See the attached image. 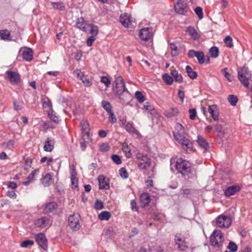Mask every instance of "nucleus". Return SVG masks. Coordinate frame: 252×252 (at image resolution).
Masks as SVG:
<instances>
[{
  "label": "nucleus",
  "instance_id": "obj_1",
  "mask_svg": "<svg viewBox=\"0 0 252 252\" xmlns=\"http://www.w3.org/2000/svg\"><path fill=\"white\" fill-rule=\"evenodd\" d=\"M175 168L186 179L196 178V171L191 167V163L182 158H178L175 164Z\"/></svg>",
  "mask_w": 252,
  "mask_h": 252
},
{
  "label": "nucleus",
  "instance_id": "obj_2",
  "mask_svg": "<svg viewBox=\"0 0 252 252\" xmlns=\"http://www.w3.org/2000/svg\"><path fill=\"white\" fill-rule=\"evenodd\" d=\"M237 72L239 80L244 86L248 88L249 85V79L252 77V72L248 67L244 66L240 70H238Z\"/></svg>",
  "mask_w": 252,
  "mask_h": 252
},
{
  "label": "nucleus",
  "instance_id": "obj_3",
  "mask_svg": "<svg viewBox=\"0 0 252 252\" xmlns=\"http://www.w3.org/2000/svg\"><path fill=\"white\" fill-rule=\"evenodd\" d=\"M223 236L220 230H214L210 236L211 245L214 247L220 248L222 246Z\"/></svg>",
  "mask_w": 252,
  "mask_h": 252
},
{
  "label": "nucleus",
  "instance_id": "obj_4",
  "mask_svg": "<svg viewBox=\"0 0 252 252\" xmlns=\"http://www.w3.org/2000/svg\"><path fill=\"white\" fill-rule=\"evenodd\" d=\"M80 216L78 213H75L70 215L68 218V224L70 228L73 231L79 230L81 227L80 221Z\"/></svg>",
  "mask_w": 252,
  "mask_h": 252
},
{
  "label": "nucleus",
  "instance_id": "obj_5",
  "mask_svg": "<svg viewBox=\"0 0 252 252\" xmlns=\"http://www.w3.org/2000/svg\"><path fill=\"white\" fill-rule=\"evenodd\" d=\"M174 241L178 249L181 251H186L189 248V245L185 238L181 233H177L175 235Z\"/></svg>",
  "mask_w": 252,
  "mask_h": 252
},
{
  "label": "nucleus",
  "instance_id": "obj_6",
  "mask_svg": "<svg viewBox=\"0 0 252 252\" xmlns=\"http://www.w3.org/2000/svg\"><path fill=\"white\" fill-rule=\"evenodd\" d=\"M114 83H115V85L113 87V91L115 96H116L117 93L119 91L120 93H122L127 90L126 87L124 80L121 76H118L116 77Z\"/></svg>",
  "mask_w": 252,
  "mask_h": 252
},
{
  "label": "nucleus",
  "instance_id": "obj_7",
  "mask_svg": "<svg viewBox=\"0 0 252 252\" xmlns=\"http://www.w3.org/2000/svg\"><path fill=\"white\" fill-rule=\"evenodd\" d=\"M232 220L230 217L221 215L217 217L216 223L218 227L228 228L231 224Z\"/></svg>",
  "mask_w": 252,
  "mask_h": 252
},
{
  "label": "nucleus",
  "instance_id": "obj_8",
  "mask_svg": "<svg viewBox=\"0 0 252 252\" xmlns=\"http://www.w3.org/2000/svg\"><path fill=\"white\" fill-rule=\"evenodd\" d=\"M175 11L181 15H185L188 11V7L186 2L182 0H178L174 5Z\"/></svg>",
  "mask_w": 252,
  "mask_h": 252
},
{
  "label": "nucleus",
  "instance_id": "obj_9",
  "mask_svg": "<svg viewBox=\"0 0 252 252\" xmlns=\"http://www.w3.org/2000/svg\"><path fill=\"white\" fill-rule=\"evenodd\" d=\"M140 39L143 41H148L153 37L152 29L150 27L141 29L139 33Z\"/></svg>",
  "mask_w": 252,
  "mask_h": 252
},
{
  "label": "nucleus",
  "instance_id": "obj_10",
  "mask_svg": "<svg viewBox=\"0 0 252 252\" xmlns=\"http://www.w3.org/2000/svg\"><path fill=\"white\" fill-rule=\"evenodd\" d=\"M116 96L118 97L123 103L127 105L129 104L130 101L132 99V95L127 90L122 93L119 91Z\"/></svg>",
  "mask_w": 252,
  "mask_h": 252
},
{
  "label": "nucleus",
  "instance_id": "obj_11",
  "mask_svg": "<svg viewBox=\"0 0 252 252\" xmlns=\"http://www.w3.org/2000/svg\"><path fill=\"white\" fill-rule=\"evenodd\" d=\"M36 242L44 250H47L48 248L47 240L43 233H39L35 235Z\"/></svg>",
  "mask_w": 252,
  "mask_h": 252
},
{
  "label": "nucleus",
  "instance_id": "obj_12",
  "mask_svg": "<svg viewBox=\"0 0 252 252\" xmlns=\"http://www.w3.org/2000/svg\"><path fill=\"white\" fill-rule=\"evenodd\" d=\"M7 78L12 84H18L20 82L21 78L20 74L15 71L8 70L6 72Z\"/></svg>",
  "mask_w": 252,
  "mask_h": 252
},
{
  "label": "nucleus",
  "instance_id": "obj_13",
  "mask_svg": "<svg viewBox=\"0 0 252 252\" xmlns=\"http://www.w3.org/2000/svg\"><path fill=\"white\" fill-rule=\"evenodd\" d=\"M89 24H88L85 21L84 18L81 17L77 18L76 23V27L83 32H87L88 31V26Z\"/></svg>",
  "mask_w": 252,
  "mask_h": 252
},
{
  "label": "nucleus",
  "instance_id": "obj_14",
  "mask_svg": "<svg viewBox=\"0 0 252 252\" xmlns=\"http://www.w3.org/2000/svg\"><path fill=\"white\" fill-rule=\"evenodd\" d=\"M241 187L238 185H233L227 187L224 190V194L226 197H230L238 192Z\"/></svg>",
  "mask_w": 252,
  "mask_h": 252
},
{
  "label": "nucleus",
  "instance_id": "obj_15",
  "mask_svg": "<svg viewBox=\"0 0 252 252\" xmlns=\"http://www.w3.org/2000/svg\"><path fill=\"white\" fill-rule=\"evenodd\" d=\"M208 112L214 121H219V110L217 105H210L208 107Z\"/></svg>",
  "mask_w": 252,
  "mask_h": 252
},
{
  "label": "nucleus",
  "instance_id": "obj_16",
  "mask_svg": "<svg viewBox=\"0 0 252 252\" xmlns=\"http://www.w3.org/2000/svg\"><path fill=\"white\" fill-rule=\"evenodd\" d=\"M22 52V56L24 60L30 62L33 59L32 50L29 47H26L24 50H20L19 52Z\"/></svg>",
  "mask_w": 252,
  "mask_h": 252
},
{
  "label": "nucleus",
  "instance_id": "obj_17",
  "mask_svg": "<svg viewBox=\"0 0 252 252\" xmlns=\"http://www.w3.org/2000/svg\"><path fill=\"white\" fill-rule=\"evenodd\" d=\"M196 141L199 146L203 149L205 151H209L210 146L208 142L205 138L200 136H198Z\"/></svg>",
  "mask_w": 252,
  "mask_h": 252
},
{
  "label": "nucleus",
  "instance_id": "obj_18",
  "mask_svg": "<svg viewBox=\"0 0 252 252\" xmlns=\"http://www.w3.org/2000/svg\"><path fill=\"white\" fill-rule=\"evenodd\" d=\"M99 183V189H108L110 188L109 183L106 181L105 178L103 175L98 177Z\"/></svg>",
  "mask_w": 252,
  "mask_h": 252
},
{
  "label": "nucleus",
  "instance_id": "obj_19",
  "mask_svg": "<svg viewBox=\"0 0 252 252\" xmlns=\"http://www.w3.org/2000/svg\"><path fill=\"white\" fill-rule=\"evenodd\" d=\"M55 141L53 139L47 138L43 147L44 150L46 152H51L54 148Z\"/></svg>",
  "mask_w": 252,
  "mask_h": 252
},
{
  "label": "nucleus",
  "instance_id": "obj_20",
  "mask_svg": "<svg viewBox=\"0 0 252 252\" xmlns=\"http://www.w3.org/2000/svg\"><path fill=\"white\" fill-rule=\"evenodd\" d=\"M186 32L193 40H196L200 38V35L193 27H188L186 30Z\"/></svg>",
  "mask_w": 252,
  "mask_h": 252
},
{
  "label": "nucleus",
  "instance_id": "obj_21",
  "mask_svg": "<svg viewBox=\"0 0 252 252\" xmlns=\"http://www.w3.org/2000/svg\"><path fill=\"white\" fill-rule=\"evenodd\" d=\"M214 132L218 133V137L219 139H222L223 138L225 134V132L222 125L220 124H217L214 126Z\"/></svg>",
  "mask_w": 252,
  "mask_h": 252
},
{
  "label": "nucleus",
  "instance_id": "obj_22",
  "mask_svg": "<svg viewBox=\"0 0 252 252\" xmlns=\"http://www.w3.org/2000/svg\"><path fill=\"white\" fill-rule=\"evenodd\" d=\"M49 220L46 217H41L35 220L34 224L37 227H43L49 222Z\"/></svg>",
  "mask_w": 252,
  "mask_h": 252
},
{
  "label": "nucleus",
  "instance_id": "obj_23",
  "mask_svg": "<svg viewBox=\"0 0 252 252\" xmlns=\"http://www.w3.org/2000/svg\"><path fill=\"white\" fill-rule=\"evenodd\" d=\"M179 143L181 144L183 149L185 150H188L192 148L193 144L192 142L185 136L183 137Z\"/></svg>",
  "mask_w": 252,
  "mask_h": 252
},
{
  "label": "nucleus",
  "instance_id": "obj_24",
  "mask_svg": "<svg viewBox=\"0 0 252 252\" xmlns=\"http://www.w3.org/2000/svg\"><path fill=\"white\" fill-rule=\"evenodd\" d=\"M58 207V205L55 202H50L47 203L44 209L46 213H52L55 211Z\"/></svg>",
  "mask_w": 252,
  "mask_h": 252
},
{
  "label": "nucleus",
  "instance_id": "obj_25",
  "mask_svg": "<svg viewBox=\"0 0 252 252\" xmlns=\"http://www.w3.org/2000/svg\"><path fill=\"white\" fill-rule=\"evenodd\" d=\"M171 74L172 78H173V81L174 80L175 82L179 83H181L183 82V77L181 74H179L177 70L174 69L172 70L171 71Z\"/></svg>",
  "mask_w": 252,
  "mask_h": 252
},
{
  "label": "nucleus",
  "instance_id": "obj_26",
  "mask_svg": "<svg viewBox=\"0 0 252 252\" xmlns=\"http://www.w3.org/2000/svg\"><path fill=\"white\" fill-rule=\"evenodd\" d=\"M178 113L179 111L177 108L172 107L169 110H166L164 113V115L166 117L170 118L177 116Z\"/></svg>",
  "mask_w": 252,
  "mask_h": 252
},
{
  "label": "nucleus",
  "instance_id": "obj_27",
  "mask_svg": "<svg viewBox=\"0 0 252 252\" xmlns=\"http://www.w3.org/2000/svg\"><path fill=\"white\" fill-rule=\"evenodd\" d=\"M140 199L141 203L143 205V207L148 205L151 201L150 196L147 193L142 194L140 196Z\"/></svg>",
  "mask_w": 252,
  "mask_h": 252
},
{
  "label": "nucleus",
  "instance_id": "obj_28",
  "mask_svg": "<svg viewBox=\"0 0 252 252\" xmlns=\"http://www.w3.org/2000/svg\"><path fill=\"white\" fill-rule=\"evenodd\" d=\"M52 177V174L50 173H47L45 175L42 181L44 187H48L51 184Z\"/></svg>",
  "mask_w": 252,
  "mask_h": 252
},
{
  "label": "nucleus",
  "instance_id": "obj_29",
  "mask_svg": "<svg viewBox=\"0 0 252 252\" xmlns=\"http://www.w3.org/2000/svg\"><path fill=\"white\" fill-rule=\"evenodd\" d=\"M76 172L75 171V168L74 167L73 169V171L71 174V180L72 187L73 189L78 188V179L76 178Z\"/></svg>",
  "mask_w": 252,
  "mask_h": 252
},
{
  "label": "nucleus",
  "instance_id": "obj_30",
  "mask_svg": "<svg viewBox=\"0 0 252 252\" xmlns=\"http://www.w3.org/2000/svg\"><path fill=\"white\" fill-rule=\"evenodd\" d=\"M120 21L125 27H128L130 22L129 16L126 14H122L120 16Z\"/></svg>",
  "mask_w": 252,
  "mask_h": 252
},
{
  "label": "nucleus",
  "instance_id": "obj_31",
  "mask_svg": "<svg viewBox=\"0 0 252 252\" xmlns=\"http://www.w3.org/2000/svg\"><path fill=\"white\" fill-rule=\"evenodd\" d=\"M186 70L188 76L191 79H194L197 78V73L196 71H193L190 66L187 65L186 67Z\"/></svg>",
  "mask_w": 252,
  "mask_h": 252
},
{
  "label": "nucleus",
  "instance_id": "obj_32",
  "mask_svg": "<svg viewBox=\"0 0 252 252\" xmlns=\"http://www.w3.org/2000/svg\"><path fill=\"white\" fill-rule=\"evenodd\" d=\"M0 36L2 40H11V37L9 31L7 30H0Z\"/></svg>",
  "mask_w": 252,
  "mask_h": 252
},
{
  "label": "nucleus",
  "instance_id": "obj_33",
  "mask_svg": "<svg viewBox=\"0 0 252 252\" xmlns=\"http://www.w3.org/2000/svg\"><path fill=\"white\" fill-rule=\"evenodd\" d=\"M111 213L108 211H102L98 216V219L100 220H108L111 217Z\"/></svg>",
  "mask_w": 252,
  "mask_h": 252
},
{
  "label": "nucleus",
  "instance_id": "obj_34",
  "mask_svg": "<svg viewBox=\"0 0 252 252\" xmlns=\"http://www.w3.org/2000/svg\"><path fill=\"white\" fill-rule=\"evenodd\" d=\"M51 5L54 9H57L60 11H64L65 9V7L64 3L61 1L60 2H52Z\"/></svg>",
  "mask_w": 252,
  "mask_h": 252
},
{
  "label": "nucleus",
  "instance_id": "obj_35",
  "mask_svg": "<svg viewBox=\"0 0 252 252\" xmlns=\"http://www.w3.org/2000/svg\"><path fill=\"white\" fill-rule=\"evenodd\" d=\"M170 48L172 50V56H176L179 54V49H178V46L176 45V43L174 42L171 43L170 44Z\"/></svg>",
  "mask_w": 252,
  "mask_h": 252
},
{
  "label": "nucleus",
  "instance_id": "obj_36",
  "mask_svg": "<svg viewBox=\"0 0 252 252\" xmlns=\"http://www.w3.org/2000/svg\"><path fill=\"white\" fill-rule=\"evenodd\" d=\"M48 114L50 119L54 122L57 123L59 122L58 116L56 115V113L53 109L49 110Z\"/></svg>",
  "mask_w": 252,
  "mask_h": 252
},
{
  "label": "nucleus",
  "instance_id": "obj_37",
  "mask_svg": "<svg viewBox=\"0 0 252 252\" xmlns=\"http://www.w3.org/2000/svg\"><path fill=\"white\" fill-rule=\"evenodd\" d=\"M89 28V32L92 34V35L96 36L98 32V28L96 25L89 24L88 26V28Z\"/></svg>",
  "mask_w": 252,
  "mask_h": 252
},
{
  "label": "nucleus",
  "instance_id": "obj_38",
  "mask_svg": "<svg viewBox=\"0 0 252 252\" xmlns=\"http://www.w3.org/2000/svg\"><path fill=\"white\" fill-rule=\"evenodd\" d=\"M126 129L129 133H134L137 132L136 129L134 127L132 122H128L126 125Z\"/></svg>",
  "mask_w": 252,
  "mask_h": 252
},
{
  "label": "nucleus",
  "instance_id": "obj_39",
  "mask_svg": "<svg viewBox=\"0 0 252 252\" xmlns=\"http://www.w3.org/2000/svg\"><path fill=\"white\" fill-rule=\"evenodd\" d=\"M209 53L213 58H216L219 54V48L216 46H213L209 49Z\"/></svg>",
  "mask_w": 252,
  "mask_h": 252
},
{
  "label": "nucleus",
  "instance_id": "obj_40",
  "mask_svg": "<svg viewBox=\"0 0 252 252\" xmlns=\"http://www.w3.org/2000/svg\"><path fill=\"white\" fill-rule=\"evenodd\" d=\"M162 79L164 82L168 85H171L173 84V78L167 73H164L162 75Z\"/></svg>",
  "mask_w": 252,
  "mask_h": 252
},
{
  "label": "nucleus",
  "instance_id": "obj_41",
  "mask_svg": "<svg viewBox=\"0 0 252 252\" xmlns=\"http://www.w3.org/2000/svg\"><path fill=\"white\" fill-rule=\"evenodd\" d=\"M35 171H32V172L28 175L27 180L23 182V185L28 186L30 183L34 180V175Z\"/></svg>",
  "mask_w": 252,
  "mask_h": 252
},
{
  "label": "nucleus",
  "instance_id": "obj_42",
  "mask_svg": "<svg viewBox=\"0 0 252 252\" xmlns=\"http://www.w3.org/2000/svg\"><path fill=\"white\" fill-rule=\"evenodd\" d=\"M14 141L13 140H7L2 143V147L9 150H12L14 148Z\"/></svg>",
  "mask_w": 252,
  "mask_h": 252
},
{
  "label": "nucleus",
  "instance_id": "obj_43",
  "mask_svg": "<svg viewBox=\"0 0 252 252\" xmlns=\"http://www.w3.org/2000/svg\"><path fill=\"white\" fill-rule=\"evenodd\" d=\"M195 57L197 58L199 64H202L204 63L205 60V55L203 52L198 51V53H197Z\"/></svg>",
  "mask_w": 252,
  "mask_h": 252
},
{
  "label": "nucleus",
  "instance_id": "obj_44",
  "mask_svg": "<svg viewBox=\"0 0 252 252\" xmlns=\"http://www.w3.org/2000/svg\"><path fill=\"white\" fill-rule=\"evenodd\" d=\"M101 106L108 113L111 112L112 111L111 104L107 101H102Z\"/></svg>",
  "mask_w": 252,
  "mask_h": 252
},
{
  "label": "nucleus",
  "instance_id": "obj_45",
  "mask_svg": "<svg viewBox=\"0 0 252 252\" xmlns=\"http://www.w3.org/2000/svg\"><path fill=\"white\" fill-rule=\"evenodd\" d=\"M228 100L232 106H235L238 102V98L236 95L230 94L228 95Z\"/></svg>",
  "mask_w": 252,
  "mask_h": 252
},
{
  "label": "nucleus",
  "instance_id": "obj_46",
  "mask_svg": "<svg viewBox=\"0 0 252 252\" xmlns=\"http://www.w3.org/2000/svg\"><path fill=\"white\" fill-rule=\"evenodd\" d=\"M135 97L139 103L143 102L145 98L142 93L140 91H136L135 93Z\"/></svg>",
  "mask_w": 252,
  "mask_h": 252
},
{
  "label": "nucleus",
  "instance_id": "obj_47",
  "mask_svg": "<svg viewBox=\"0 0 252 252\" xmlns=\"http://www.w3.org/2000/svg\"><path fill=\"white\" fill-rule=\"evenodd\" d=\"M223 41L227 47L231 48L233 47V44L232 43V38L230 36H226L224 39Z\"/></svg>",
  "mask_w": 252,
  "mask_h": 252
},
{
  "label": "nucleus",
  "instance_id": "obj_48",
  "mask_svg": "<svg viewBox=\"0 0 252 252\" xmlns=\"http://www.w3.org/2000/svg\"><path fill=\"white\" fill-rule=\"evenodd\" d=\"M221 72L229 82L232 81L233 79L231 78V75L228 72V69L227 67L222 69Z\"/></svg>",
  "mask_w": 252,
  "mask_h": 252
},
{
  "label": "nucleus",
  "instance_id": "obj_49",
  "mask_svg": "<svg viewBox=\"0 0 252 252\" xmlns=\"http://www.w3.org/2000/svg\"><path fill=\"white\" fill-rule=\"evenodd\" d=\"M138 167L141 170H146L151 164V162L147 161L146 163L142 162V161H138Z\"/></svg>",
  "mask_w": 252,
  "mask_h": 252
},
{
  "label": "nucleus",
  "instance_id": "obj_50",
  "mask_svg": "<svg viewBox=\"0 0 252 252\" xmlns=\"http://www.w3.org/2000/svg\"><path fill=\"white\" fill-rule=\"evenodd\" d=\"M227 249L230 250V252H236L237 251L238 246L234 242L230 241L229 242Z\"/></svg>",
  "mask_w": 252,
  "mask_h": 252
},
{
  "label": "nucleus",
  "instance_id": "obj_51",
  "mask_svg": "<svg viewBox=\"0 0 252 252\" xmlns=\"http://www.w3.org/2000/svg\"><path fill=\"white\" fill-rule=\"evenodd\" d=\"M94 208L96 210H101L104 208L103 202L100 199H97L94 203Z\"/></svg>",
  "mask_w": 252,
  "mask_h": 252
},
{
  "label": "nucleus",
  "instance_id": "obj_52",
  "mask_svg": "<svg viewBox=\"0 0 252 252\" xmlns=\"http://www.w3.org/2000/svg\"><path fill=\"white\" fill-rule=\"evenodd\" d=\"M119 172V174H120V176L123 179H126L128 177V174L125 168L122 167V168H120Z\"/></svg>",
  "mask_w": 252,
  "mask_h": 252
},
{
  "label": "nucleus",
  "instance_id": "obj_53",
  "mask_svg": "<svg viewBox=\"0 0 252 252\" xmlns=\"http://www.w3.org/2000/svg\"><path fill=\"white\" fill-rule=\"evenodd\" d=\"M113 161L117 164H120L122 163L121 157L117 154H113L111 156Z\"/></svg>",
  "mask_w": 252,
  "mask_h": 252
},
{
  "label": "nucleus",
  "instance_id": "obj_54",
  "mask_svg": "<svg viewBox=\"0 0 252 252\" xmlns=\"http://www.w3.org/2000/svg\"><path fill=\"white\" fill-rule=\"evenodd\" d=\"M34 242L31 240H26L22 242L20 244V246L23 248H27L29 246H32Z\"/></svg>",
  "mask_w": 252,
  "mask_h": 252
},
{
  "label": "nucleus",
  "instance_id": "obj_55",
  "mask_svg": "<svg viewBox=\"0 0 252 252\" xmlns=\"http://www.w3.org/2000/svg\"><path fill=\"white\" fill-rule=\"evenodd\" d=\"M194 12L195 14L198 16L199 19H201L203 18L202 8L201 7H196L194 9Z\"/></svg>",
  "mask_w": 252,
  "mask_h": 252
},
{
  "label": "nucleus",
  "instance_id": "obj_56",
  "mask_svg": "<svg viewBox=\"0 0 252 252\" xmlns=\"http://www.w3.org/2000/svg\"><path fill=\"white\" fill-rule=\"evenodd\" d=\"M139 161L146 163L147 161L151 162V159L147 155H142L139 157Z\"/></svg>",
  "mask_w": 252,
  "mask_h": 252
},
{
  "label": "nucleus",
  "instance_id": "obj_57",
  "mask_svg": "<svg viewBox=\"0 0 252 252\" xmlns=\"http://www.w3.org/2000/svg\"><path fill=\"white\" fill-rule=\"evenodd\" d=\"M173 134L175 139L179 142H180L182 139L183 138V137H184V136L183 135L181 132H173Z\"/></svg>",
  "mask_w": 252,
  "mask_h": 252
},
{
  "label": "nucleus",
  "instance_id": "obj_58",
  "mask_svg": "<svg viewBox=\"0 0 252 252\" xmlns=\"http://www.w3.org/2000/svg\"><path fill=\"white\" fill-rule=\"evenodd\" d=\"M73 73L76 76L77 78L81 80L84 78V75L80 70L77 69L74 71Z\"/></svg>",
  "mask_w": 252,
  "mask_h": 252
},
{
  "label": "nucleus",
  "instance_id": "obj_59",
  "mask_svg": "<svg viewBox=\"0 0 252 252\" xmlns=\"http://www.w3.org/2000/svg\"><path fill=\"white\" fill-rule=\"evenodd\" d=\"M80 126L82 127V131L89 130V124L87 121H82L80 123Z\"/></svg>",
  "mask_w": 252,
  "mask_h": 252
},
{
  "label": "nucleus",
  "instance_id": "obj_60",
  "mask_svg": "<svg viewBox=\"0 0 252 252\" xmlns=\"http://www.w3.org/2000/svg\"><path fill=\"white\" fill-rule=\"evenodd\" d=\"M101 82L103 83L106 87H109L110 84V80L106 76H103L101 78Z\"/></svg>",
  "mask_w": 252,
  "mask_h": 252
},
{
  "label": "nucleus",
  "instance_id": "obj_61",
  "mask_svg": "<svg viewBox=\"0 0 252 252\" xmlns=\"http://www.w3.org/2000/svg\"><path fill=\"white\" fill-rule=\"evenodd\" d=\"M43 104L44 107H45V108L48 107L49 108V110L53 109L52 102H51V100L49 99H48V98H47L46 101L45 100L43 101Z\"/></svg>",
  "mask_w": 252,
  "mask_h": 252
},
{
  "label": "nucleus",
  "instance_id": "obj_62",
  "mask_svg": "<svg viewBox=\"0 0 252 252\" xmlns=\"http://www.w3.org/2000/svg\"><path fill=\"white\" fill-rule=\"evenodd\" d=\"M189 118L191 120H194L196 116V111L195 109H189Z\"/></svg>",
  "mask_w": 252,
  "mask_h": 252
},
{
  "label": "nucleus",
  "instance_id": "obj_63",
  "mask_svg": "<svg viewBox=\"0 0 252 252\" xmlns=\"http://www.w3.org/2000/svg\"><path fill=\"white\" fill-rule=\"evenodd\" d=\"M108 114L109 115V119H110V122L112 124L116 123L117 122V119L115 117L114 113L113 112V111H112L111 112L108 113Z\"/></svg>",
  "mask_w": 252,
  "mask_h": 252
},
{
  "label": "nucleus",
  "instance_id": "obj_64",
  "mask_svg": "<svg viewBox=\"0 0 252 252\" xmlns=\"http://www.w3.org/2000/svg\"><path fill=\"white\" fill-rule=\"evenodd\" d=\"M110 149V147L106 143H103L100 146V150L102 152L108 151Z\"/></svg>",
  "mask_w": 252,
  "mask_h": 252
}]
</instances>
